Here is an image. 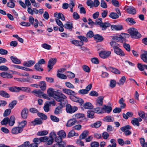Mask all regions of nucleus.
Instances as JSON below:
<instances>
[{
	"mask_svg": "<svg viewBox=\"0 0 147 147\" xmlns=\"http://www.w3.org/2000/svg\"><path fill=\"white\" fill-rule=\"evenodd\" d=\"M38 115L42 119L44 120H46L47 119V116L43 113H37Z\"/></svg>",
	"mask_w": 147,
	"mask_h": 147,
	"instance_id": "50",
	"label": "nucleus"
},
{
	"mask_svg": "<svg viewBox=\"0 0 147 147\" xmlns=\"http://www.w3.org/2000/svg\"><path fill=\"white\" fill-rule=\"evenodd\" d=\"M111 28L112 30H122L123 28V26L121 25H111Z\"/></svg>",
	"mask_w": 147,
	"mask_h": 147,
	"instance_id": "20",
	"label": "nucleus"
},
{
	"mask_svg": "<svg viewBox=\"0 0 147 147\" xmlns=\"http://www.w3.org/2000/svg\"><path fill=\"white\" fill-rule=\"evenodd\" d=\"M111 71L113 73L116 74H119L120 73V71L117 69L113 67H110Z\"/></svg>",
	"mask_w": 147,
	"mask_h": 147,
	"instance_id": "55",
	"label": "nucleus"
},
{
	"mask_svg": "<svg viewBox=\"0 0 147 147\" xmlns=\"http://www.w3.org/2000/svg\"><path fill=\"white\" fill-rule=\"evenodd\" d=\"M66 74H67V77L70 78H74L75 77V74L70 71L66 72Z\"/></svg>",
	"mask_w": 147,
	"mask_h": 147,
	"instance_id": "46",
	"label": "nucleus"
},
{
	"mask_svg": "<svg viewBox=\"0 0 147 147\" xmlns=\"http://www.w3.org/2000/svg\"><path fill=\"white\" fill-rule=\"evenodd\" d=\"M126 21L127 22H129L132 24H134L136 23L134 20L132 18H128L126 19Z\"/></svg>",
	"mask_w": 147,
	"mask_h": 147,
	"instance_id": "56",
	"label": "nucleus"
},
{
	"mask_svg": "<svg viewBox=\"0 0 147 147\" xmlns=\"http://www.w3.org/2000/svg\"><path fill=\"white\" fill-rule=\"evenodd\" d=\"M104 107L101 108V110L105 111L108 113H109L112 110V108L111 107L105 105H104Z\"/></svg>",
	"mask_w": 147,
	"mask_h": 147,
	"instance_id": "25",
	"label": "nucleus"
},
{
	"mask_svg": "<svg viewBox=\"0 0 147 147\" xmlns=\"http://www.w3.org/2000/svg\"><path fill=\"white\" fill-rule=\"evenodd\" d=\"M131 123L134 125H137L138 126L140 125V123L138 121V119L136 118H133Z\"/></svg>",
	"mask_w": 147,
	"mask_h": 147,
	"instance_id": "37",
	"label": "nucleus"
},
{
	"mask_svg": "<svg viewBox=\"0 0 147 147\" xmlns=\"http://www.w3.org/2000/svg\"><path fill=\"white\" fill-rule=\"evenodd\" d=\"M114 52L117 54L122 56H124L125 54L118 47H115L113 48Z\"/></svg>",
	"mask_w": 147,
	"mask_h": 147,
	"instance_id": "11",
	"label": "nucleus"
},
{
	"mask_svg": "<svg viewBox=\"0 0 147 147\" xmlns=\"http://www.w3.org/2000/svg\"><path fill=\"white\" fill-rule=\"evenodd\" d=\"M88 131L87 130H85L79 136L80 140H82L86 138L88 135Z\"/></svg>",
	"mask_w": 147,
	"mask_h": 147,
	"instance_id": "26",
	"label": "nucleus"
},
{
	"mask_svg": "<svg viewBox=\"0 0 147 147\" xmlns=\"http://www.w3.org/2000/svg\"><path fill=\"white\" fill-rule=\"evenodd\" d=\"M111 54V52L110 51H103L100 52L99 55L101 58L105 59L109 57Z\"/></svg>",
	"mask_w": 147,
	"mask_h": 147,
	"instance_id": "8",
	"label": "nucleus"
},
{
	"mask_svg": "<svg viewBox=\"0 0 147 147\" xmlns=\"http://www.w3.org/2000/svg\"><path fill=\"white\" fill-rule=\"evenodd\" d=\"M57 134L59 136L62 138H65L66 136V134L65 132L63 130H61L59 131Z\"/></svg>",
	"mask_w": 147,
	"mask_h": 147,
	"instance_id": "44",
	"label": "nucleus"
},
{
	"mask_svg": "<svg viewBox=\"0 0 147 147\" xmlns=\"http://www.w3.org/2000/svg\"><path fill=\"white\" fill-rule=\"evenodd\" d=\"M34 69L36 71H43V69L42 68L40 67V65H39L38 63H36L34 66Z\"/></svg>",
	"mask_w": 147,
	"mask_h": 147,
	"instance_id": "43",
	"label": "nucleus"
},
{
	"mask_svg": "<svg viewBox=\"0 0 147 147\" xmlns=\"http://www.w3.org/2000/svg\"><path fill=\"white\" fill-rule=\"evenodd\" d=\"M140 58L144 62L147 63V56L145 54H141L140 55Z\"/></svg>",
	"mask_w": 147,
	"mask_h": 147,
	"instance_id": "58",
	"label": "nucleus"
},
{
	"mask_svg": "<svg viewBox=\"0 0 147 147\" xmlns=\"http://www.w3.org/2000/svg\"><path fill=\"white\" fill-rule=\"evenodd\" d=\"M18 87L16 86H12L9 88V90L13 92H18Z\"/></svg>",
	"mask_w": 147,
	"mask_h": 147,
	"instance_id": "41",
	"label": "nucleus"
},
{
	"mask_svg": "<svg viewBox=\"0 0 147 147\" xmlns=\"http://www.w3.org/2000/svg\"><path fill=\"white\" fill-rule=\"evenodd\" d=\"M0 95L5 98H9L10 97L9 95L7 93L3 90H0Z\"/></svg>",
	"mask_w": 147,
	"mask_h": 147,
	"instance_id": "29",
	"label": "nucleus"
},
{
	"mask_svg": "<svg viewBox=\"0 0 147 147\" xmlns=\"http://www.w3.org/2000/svg\"><path fill=\"white\" fill-rule=\"evenodd\" d=\"M57 59L55 58H51L50 59L48 62L47 67L51 69L53 68V66L57 62Z\"/></svg>",
	"mask_w": 147,
	"mask_h": 147,
	"instance_id": "9",
	"label": "nucleus"
},
{
	"mask_svg": "<svg viewBox=\"0 0 147 147\" xmlns=\"http://www.w3.org/2000/svg\"><path fill=\"white\" fill-rule=\"evenodd\" d=\"M125 100L123 98H121L119 101V103L120 104V107L121 109H123L126 107V104L124 103Z\"/></svg>",
	"mask_w": 147,
	"mask_h": 147,
	"instance_id": "28",
	"label": "nucleus"
},
{
	"mask_svg": "<svg viewBox=\"0 0 147 147\" xmlns=\"http://www.w3.org/2000/svg\"><path fill=\"white\" fill-rule=\"evenodd\" d=\"M121 37L123 41H125L126 40L125 38H129V35L127 34L121 33Z\"/></svg>",
	"mask_w": 147,
	"mask_h": 147,
	"instance_id": "52",
	"label": "nucleus"
},
{
	"mask_svg": "<svg viewBox=\"0 0 147 147\" xmlns=\"http://www.w3.org/2000/svg\"><path fill=\"white\" fill-rule=\"evenodd\" d=\"M31 123L33 124L34 126H35L36 125H40L42 124V122L40 119L36 118L34 121H32Z\"/></svg>",
	"mask_w": 147,
	"mask_h": 147,
	"instance_id": "27",
	"label": "nucleus"
},
{
	"mask_svg": "<svg viewBox=\"0 0 147 147\" xmlns=\"http://www.w3.org/2000/svg\"><path fill=\"white\" fill-rule=\"evenodd\" d=\"M62 91L63 93L69 95V98L72 101L78 102L81 105H82L84 103V101L82 99L75 96L76 93L74 91L67 88L63 89Z\"/></svg>",
	"mask_w": 147,
	"mask_h": 147,
	"instance_id": "1",
	"label": "nucleus"
},
{
	"mask_svg": "<svg viewBox=\"0 0 147 147\" xmlns=\"http://www.w3.org/2000/svg\"><path fill=\"white\" fill-rule=\"evenodd\" d=\"M9 118L8 117L4 118L1 122V124L2 125H6L9 123Z\"/></svg>",
	"mask_w": 147,
	"mask_h": 147,
	"instance_id": "49",
	"label": "nucleus"
},
{
	"mask_svg": "<svg viewBox=\"0 0 147 147\" xmlns=\"http://www.w3.org/2000/svg\"><path fill=\"white\" fill-rule=\"evenodd\" d=\"M27 122L26 120H23L21 122H19V125H20V127L22 128L23 129L27 124Z\"/></svg>",
	"mask_w": 147,
	"mask_h": 147,
	"instance_id": "51",
	"label": "nucleus"
},
{
	"mask_svg": "<svg viewBox=\"0 0 147 147\" xmlns=\"http://www.w3.org/2000/svg\"><path fill=\"white\" fill-rule=\"evenodd\" d=\"M48 132L46 130H43L42 131H39L37 133V135L39 136H43L48 134Z\"/></svg>",
	"mask_w": 147,
	"mask_h": 147,
	"instance_id": "47",
	"label": "nucleus"
},
{
	"mask_svg": "<svg viewBox=\"0 0 147 147\" xmlns=\"http://www.w3.org/2000/svg\"><path fill=\"white\" fill-rule=\"evenodd\" d=\"M129 33L132 38L138 39L142 36L141 34L138 32L137 30L134 28H131L128 30Z\"/></svg>",
	"mask_w": 147,
	"mask_h": 147,
	"instance_id": "4",
	"label": "nucleus"
},
{
	"mask_svg": "<svg viewBox=\"0 0 147 147\" xmlns=\"http://www.w3.org/2000/svg\"><path fill=\"white\" fill-rule=\"evenodd\" d=\"M28 112V110L26 108H24L22 110L21 116L23 119H25L27 118Z\"/></svg>",
	"mask_w": 147,
	"mask_h": 147,
	"instance_id": "13",
	"label": "nucleus"
},
{
	"mask_svg": "<svg viewBox=\"0 0 147 147\" xmlns=\"http://www.w3.org/2000/svg\"><path fill=\"white\" fill-rule=\"evenodd\" d=\"M81 122L80 121H77L75 119H71L67 122L66 126L67 127H71L75 124H78Z\"/></svg>",
	"mask_w": 147,
	"mask_h": 147,
	"instance_id": "6",
	"label": "nucleus"
},
{
	"mask_svg": "<svg viewBox=\"0 0 147 147\" xmlns=\"http://www.w3.org/2000/svg\"><path fill=\"white\" fill-rule=\"evenodd\" d=\"M112 39L115 40V41L117 42H123V40H122L121 37V35L119 36H113Z\"/></svg>",
	"mask_w": 147,
	"mask_h": 147,
	"instance_id": "36",
	"label": "nucleus"
},
{
	"mask_svg": "<svg viewBox=\"0 0 147 147\" xmlns=\"http://www.w3.org/2000/svg\"><path fill=\"white\" fill-rule=\"evenodd\" d=\"M74 0H70V3H69V7L70 8V11L72 12H73V8L75 6V5L74 3Z\"/></svg>",
	"mask_w": 147,
	"mask_h": 147,
	"instance_id": "42",
	"label": "nucleus"
},
{
	"mask_svg": "<svg viewBox=\"0 0 147 147\" xmlns=\"http://www.w3.org/2000/svg\"><path fill=\"white\" fill-rule=\"evenodd\" d=\"M100 6L103 8H106L107 7V3L104 0H101L100 2Z\"/></svg>",
	"mask_w": 147,
	"mask_h": 147,
	"instance_id": "60",
	"label": "nucleus"
},
{
	"mask_svg": "<svg viewBox=\"0 0 147 147\" xmlns=\"http://www.w3.org/2000/svg\"><path fill=\"white\" fill-rule=\"evenodd\" d=\"M127 11L128 13L133 15L135 14L136 12V9L134 7L131 6L127 9Z\"/></svg>",
	"mask_w": 147,
	"mask_h": 147,
	"instance_id": "21",
	"label": "nucleus"
},
{
	"mask_svg": "<svg viewBox=\"0 0 147 147\" xmlns=\"http://www.w3.org/2000/svg\"><path fill=\"white\" fill-rule=\"evenodd\" d=\"M23 130V129L19 127H15L12 128L11 133L13 134H18L22 132Z\"/></svg>",
	"mask_w": 147,
	"mask_h": 147,
	"instance_id": "10",
	"label": "nucleus"
},
{
	"mask_svg": "<svg viewBox=\"0 0 147 147\" xmlns=\"http://www.w3.org/2000/svg\"><path fill=\"white\" fill-rule=\"evenodd\" d=\"M102 19L101 18L97 19L95 22L94 25H99L101 28L102 30H106L108 27L111 26V24L108 22H102Z\"/></svg>",
	"mask_w": 147,
	"mask_h": 147,
	"instance_id": "3",
	"label": "nucleus"
},
{
	"mask_svg": "<svg viewBox=\"0 0 147 147\" xmlns=\"http://www.w3.org/2000/svg\"><path fill=\"white\" fill-rule=\"evenodd\" d=\"M144 65H142L141 63H138L137 67L139 70L140 71H143L144 69Z\"/></svg>",
	"mask_w": 147,
	"mask_h": 147,
	"instance_id": "54",
	"label": "nucleus"
},
{
	"mask_svg": "<svg viewBox=\"0 0 147 147\" xmlns=\"http://www.w3.org/2000/svg\"><path fill=\"white\" fill-rule=\"evenodd\" d=\"M109 17L112 19H115L119 18V15L116 13L111 12L109 15Z\"/></svg>",
	"mask_w": 147,
	"mask_h": 147,
	"instance_id": "35",
	"label": "nucleus"
},
{
	"mask_svg": "<svg viewBox=\"0 0 147 147\" xmlns=\"http://www.w3.org/2000/svg\"><path fill=\"white\" fill-rule=\"evenodd\" d=\"M10 1L7 4V6L11 8H13L15 7V4L13 2V0H10Z\"/></svg>",
	"mask_w": 147,
	"mask_h": 147,
	"instance_id": "48",
	"label": "nucleus"
},
{
	"mask_svg": "<svg viewBox=\"0 0 147 147\" xmlns=\"http://www.w3.org/2000/svg\"><path fill=\"white\" fill-rule=\"evenodd\" d=\"M50 118L52 121L55 122H58L59 120V118L53 115H51Z\"/></svg>",
	"mask_w": 147,
	"mask_h": 147,
	"instance_id": "57",
	"label": "nucleus"
},
{
	"mask_svg": "<svg viewBox=\"0 0 147 147\" xmlns=\"http://www.w3.org/2000/svg\"><path fill=\"white\" fill-rule=\"evenodd\" d=\"M39 86L42 91L45 90L46 89L47 85L45 81L40 82L39 84Z\"/></svg>",
	"mask_w": 147,
	"mask_h": 147,
	"instance_id": "16",
	"label": "nucleus"
},
{
	"mask_svg": "<svg viewBox=\"0 0 147 147\" xmlns=\"http://www.w3.org/2000/svg\"><path fill=\"white\" fill-rule=\"evenodd\" d=\"M11 112V109H6L5 111L3 114V116L4 117H7L9 115Z\"/></svg>",
	"mask_w": 147,
	"mask_h": 147,
	"instance_id": "45",
	"label": "nucleus"
},
{
	"mask_svg": "<svg viewBox=\"0 0 147 147\" xmlns=\"http://www.w3.org/2000/svg\"><path fill=\"white\" fill-rule=\"evenodd\" d=\"M17 103V101L16 100H14L12 101L9 105L8 107L10 109H13L15 105H16Z\"/></svg>",
	"mask_w": 147,
	"mask_h": 147,
	"instance_id": "34",
	"label": "nucleus"
},
{
	"mask_svg": "<svg viewBox=\"0 0 147 147\" xmlns=\"http://www.w3.org/2000/svg\"><path fill=\"white\" fill-rule=\"evenodd\" d=\"M55 92H56L54 91L53 89L52 88H50L47 90V93L49 95L50 97H52L55 98V96L56 95V93Z\"/></svg>",
	"mask_w": 147,
	"mask_h": 147,
	"instance_id": "14",
	"label": "nucleus"
},
{
	"mask_svg": "<svg viewBox=\"0 0 147 147\" xmlns=\"http://www.w3.org/2000/svg\"><path fill=\"white\" fill-rule=\"evenodd\" d=\"M78 38H79L81 40L80 41H82V42L83 41H84L85 42H87L88 41V39L87 38L82 36H78Z\"/></svg>",
	"mask_w": 147,
	"mask_h": 147,
	"instance_id": "53",
	"label": "nucleus"
},
{
	"mask_svg": "<svg viewBox=\"0 0 147 147\" xmlns=\"http://www.w3.org/2000/svg\"><path fill=\"white\" fill-rule=\"evenodd\" d=\"M99 146V143L97 142H94L90 144V146L91 147H98Z\"/></svg>",
	"mask_w": 147,
	"mask_h": 147,
	"instance_id": "64",
	"label": "nucleus"
},
{
	"mask_svg": "<svg viewBox=\"0 0 147 147\" xmlns=\"http://www.w3.org/2000/svg\"><path fill=\"white\" fill-rule=\"evenodd\" d=\"M10 59L12 62L15 64H20L21 63L20 60L16 57L11 56Z\"/></svg>",
	"mask_w": 147,
	"mask_h": 147,
	"instance_id": "22",
	"label": "nucleus"
},
{
	"mask_svg": "<svg viewBox=\"0 0 147 147\" xmlns=\"http://www.w3.org/2000/svg\"><path fill=\"white\" fill-rule=\"evenodd\" d=\"M15 117L13 115L11 116L10 118L9 119V124L11 126H12L15 123Z\"/></svg>",
	"mask_w": 147,
	"mask_h": 147,
	"instance_id": "24",
	"label": "nucleus"
},
{
	"mask_svg": "<svg viewBox=\"0 0 147 147\" xmlns=\"http://www.w3.org/2000/svg\"><path fill=\"white\" fill-rule=\"evenodd\" d=\"M131 128V127L129 125H127L125 126L121 127V130L123 132H125L127 131H128Z\"/></svg>",
	"mask_w": 147,
	"mask_h": 147,
	"instance_id": "33",
	"label": "nucleus"
},
{
	"mask_svg": "<svg viewBox=\"0 0 147 147\" xmlns=\"http://www.w3.org/2000/svg\"><path fill=\"white\" fill-rule=\"evenodd\" d=\"M57 76L59 78L63 79H65L67 78V77L66 75L64 74H62L58 73L57 74Z\"/></svg>",
	"mask_w": 147,
	"mask_h": 147,
	"instance_id": "59",
	"label": "nucleus"
},
{
	"mask_svg": "<svg viewBox=\"0 0 147 147\" xmlns=\"http://www.w3.org/2000/svg\"><path fill=\"white\" fill-rule=\"evenodd\" d=\"M104 120L107 122H113L114 121V119L111 116H108L105 118Z\"/></svg>",
	"mask_w": 147,
	"mask_h": 147,
	"instance_id": "40",
	"label": "nucleus"
},
{
	"mask_svg": "<svg viewBox=\"0 0 147 147\" xmlns=\"http://www.w3.org/2000/svg\"><path fill=\"white\" fill-rule=\"evenodd\" d=\"M126 81V78L125 76H122L119 82L117 83L119 85H123Z\"/></svg>",
	"mask_w": 147,
	"mask_h": 147,
	"instance_id": "39",
	"label": "nucleus"
},
{
	"mask_svg": "<svg viewBox=\"0 0 147 147\" xmlns=\"http://www.w3.org/2000/svg\"><path fill=\"white\" fill-rule=\"evenodd\" d=\"M65 105L63 104H59V106L56 107L54 111V113L56 115H58L62 113V109Z\"/></svg>",
	"mask_w": 147,
	"mask_h": 147,
	"instance_id": "7",
	"label": "nucleus"
},
{
	"mask_svg": "<svg viewBox=\"0 0 147 147\" xmlns=\"http://www.w3.org/2000/svg\"><path fill=\"white\" fill-rule=\"evenodd\" d=\"M57 15V18L58 19H60L63 21H64L65 20V18L63 14L61 13H54V16H55L56 17V16Z\"/></svg>",
	"mask_w": 147,
	"mask_h": 147,
	"instance_id": "32",
	"label": "nucleus"
},
{
	"mask_svg": "<svg viewBox=\"0 0 147 147\" xmlns=\"http://www.w3.org/2000/svg\"><path fill=\"white\" fill-rule=\"evenodd\" d=\"M32 92L33 94H35V95L36 96L40 97H41L42 94L43 93V92L40 90H34L32 91Z\"/></svg>",
	"mask_w": 147,
	"mask_h": 147,
	"instance_id": "23",
	"label": "nucleus"
},
{
	"mask_svg": "<svg viewBox=\"0 0 147 147\" xmlns=\"http://www.w3.org/2000/svg\"><path fill=\"white\" fill-rule=\"evenodd\" d=\"M71 42L73 44L77 46H80L84 45L83 42L82 41L74 40L72 41Z\"/></svg>",
	"mask_w": 147,
	"mask_h": 147,
	"instance_id": "30",
	"label": "nucleus"
},
{
	"mask_svg": "<svg viewBox=\"0 0 147 147\" xmlns=\"http://www.w3.org/2000/svg\"><path fill=\"white\" fill-rule=\"evenodd\" d=\"M55 99L58 102H60L59 104H64L65 105L67 103V100L66 99L67 96L61 92H57L56 93V95L55 96Z\"/></svg>",
	"mask_w": 147,
	"mask_h": 147,
	"instance_id": "2",
	"label": "nucleus"
},
{
	"mask_svg": "<svg viewBox=\"0 0 147 147\" xmlns=\"http://www.w3.org/2000/svg\"><path fill=\"white\" fill-rule=\"evenodd\" d=\"M0 76L1 77L5 78H11L13 77V76L11 74L5 72L0 73Z\"/></svg>",
	"mask_w": 147,
	"mask_h": 147,
	"instance_id": "17",
	"label": "nucleus"
},
{
	"mask_svg": "<svg viewBox=\"0 0 147 147\" xmlns=\"http://www.w3.org/2000/svg\"><path fill=\"white\" fill-rule=\"evenodd\" d=\"M83 107L85 109H91L93 108V106L90 102H87L84 105Z\"/></svg>",
	"mask_w": 147,
	"mask_h": 147,
	"instance_id": "18",
	"label": "nucleus"
},
{
	"mask_svg": "<svg viewBox=\"0 0 147 147\" xmlns=\"http://www.w3.org/2000/svg\"><path fill=\"white\" fill-rule=\"evenodd\" d=\"M12 66L18 69H21L26 71H32L33 70L32 69H29L25 67H24L20 66L18 65H11Z\"/></svg>",
	"mask_w": 147,
	"mask_h": 147,
	"instance_id": "19",
	"label": "nucleus"
},
{
	"mask_svg": "<svg viewBox=\"0 0 147 147\" xmlns=\"http://www.w3.org/2000/svg\"><path fill=\"white\" fill-rule=\"evenodd\" d=\"M66 111L67 113L72 114L75 112L78 109L76 106L72 107L70 104H67L66 105Z\"/></svg>",
	"mask_w": 147,
	"mask_h": 147,
	"instance_id": "5",
	"label": "nucleus"
},
{
	"mask_svg": "<svg viewBox=\"0 0 147 147\" xmlns=\"http://www.w3.org/2000/svg\"><path fill=\"white\" fill-rule=\"evenodd\" d=\"M64 27L66 29L71 30L73 28V24H66L64 25Z\"/></svg>",
	"mask_w": 147,
	"mask_h": 147,
	"instance_id": "61",
	"label": "nucleus"
},
{
	"mask_svg": "<svg viewBox=\"0 0 147 147\" xmlns=\"http://www.w3.org/2000/svg\"><path fill=\"white\" fill-rule=\"evenodd\" d=\"M94 39L98 40L99 42H102L104 40L102 36L100 34H97L94 35Z\"/></svg>",
	"mask_w": 147,
	"mask_h": 147,
	"instance_id": "31",
	"label": "nucleus"
},
{
	"mask_svg": "<svg viewBox=\"0 0 147 147\" xmlns=\"http://www.w3.org/2000/svg\"><path fill=\"white\" fill-rule=\"evenodd\" d=\"M104 97L103 96L98 97L96 100V104L97 106L99 107L102 105Z\"/></svg>",
	"mask_w": 147,
	"mask_h": 147,
	"instance_id": "12",
	"label": "nucleus"
},
{
	"mask_svg": "<svg viewBox=\"0 0 147 147\" xmlns=\"http://www.w3.org/2000/svg\"><path fill=\"white\" fill-rule=\"evenodd\" d=\"M87 116L88 117L90 118H93L94 117V112L93 111L91 110L88 111H87Z\"/></svg>",
	"mask_w": 147,
	"mask_h": 147,
	"instance_id": "38",
	"label": "nucleus"
},
{
	"mask_svg": "<svg viewBox=\"0 0 147 147\" xmlns=\"http://www.w3.org/2000/svg\"><path fill=\"white\" fill-rule=\"evenodd\" d=\"M111 2L114 6L117 7H119V2L117 0H112Z\"/></svg>",
	"mask_w": 147,
	"mask_h": 147,
	"instance_id": "62",
	"label": "nucleus"
},
{
	"mask_svg": "<svg viewBox=\"0 0 147 147\" xmlns=\"http://www.w3.org/2000/svg\"><path fill=\"white\" fill-rule=\"evenodd\" d=\"M92 62L94 64H97L99 63V61L97 58L94 57L91 59Z\"/></svg>",
	"mask_w": 147,
	"mask_h": 147,
	"instance_id": "63",
	"label": "nucleus"
},
{
	"mask_svg": "<svg viewBox=\"0 0 147 147\" xmlns=\"http://www.w3.org/2000/svg\"><path fill=\"white\" fill-rule=\"evenodd\" d=\"M35 63V61L30 60L24 62L23 65L24 66L30 67L33 65Z\"/></svg>",
	"mask_w": 147,
	"mask_h": 147,
	"instance_id": "15",
	"label": "nucleus"
}]
</instances>
